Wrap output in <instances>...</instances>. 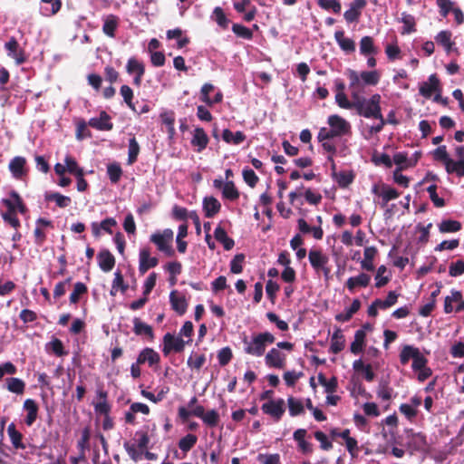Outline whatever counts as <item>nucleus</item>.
I'll return each mask as SVG.
<instances>
[{
    "label": "nucleus",
    "instance_id": "1",
    "mask_svg": "<svg viewBox=\"0 0 464 464\" xmlns=\"http://www.w3.org/2000/svg\"><path fill=\"white\" fill-rule=\"evenodd\" d=\"M364 92H352L351 97L354 100V109L360 116L366 119H372V124L362 123V134L369 140L373 135L381 132L386 124L382 114L381 95L373 94L369 99L363 98Z\"/></svg>",
    "mask_w": 464,
    "mask_h": 464
},
{
    "label": "nucleus",
    "instance_id": "2",
    "mask_svg": "<svg viewBox=\"0 0 464 464\" xmlns=\"http://www.w3.org/2000/svg\"><path fill=\"white\" fill-rule=\"evenodd\" d=\"M327 124L329 128L323 127L319 130L317 136L319 141L346 136L352 132L351 123L337 114L330 115L327 118Z\"/></svg>",
    "mask_w": 464,
    "mask_h": 464
},
{
    "label": "nucleus",
    "instance_id": "3",
    "mask_svg": "<svg viewBox=\"0 0 464 464\" xmlns=\"http://www.w3.org/2000/svg\"><path fill=\"white\" fill-rule=\"evenodd\" d=\"M346 75L349 79L350 92H365V86H375L381 79L378 71H362L361 72L354 70H347Z\"/></svg>",
    "mask_w": 464,
    "mask_h": 464
},
{
    "label": "nucleus",
    "instance_id": "4",
    "mask_svg": "<svg viewBox=\"0 0 464 464\" xmlns=\"http://www.w3.org/2000/svg\"><path fill=\"white\" fill-rule=\"evenodd\" d=\"M276 337L269 332H262L254 334L250 339H243L244 351L246 353L261 357L265 354L266 346L275 343Z\"/></svg>",
    "mask_w": 464,
    "mask_h": 464
},
{
    "label": "nucleus",
    "instance_id": "5",
    "mask_svg": "<svg viewBox=\"0 0 464 464\" xmlns=\"http://www.w3.org/2000/svg\"><path fill=\"white\" fill-rule=\"evenodd\" d=\"M294 344L289 342H278L276 347L271 348L265 355V363L268 368L284 369L286 364V353L283 350L291 352Z\"/></svg>",
    "mask_w": 464,
    "mask_h": 464
},
{
    "label": "nucleus",
    "instance_id": "6",
    "mask_svg": "<svg viewBox=\"0 0 464 464\" xmlns=\"http://www.w3.org/2000/svg\"><path fill=\"white\" fill-rule=\"evenodd\" d=\"M174 237V232L170 228H165L153 233L150 240L153 243L160 252L164 253L168 256L174 255V249L172 247V242Z\"/></svg>",
    "mask_w": 464,
    "mask_h": 464
},
{
    "label": "nucleus",
    "instance_id": "7",
    "mask_svg": "<svg viewBox=\"0 0 464 464\" xmlns=\"http://www.w3.org/2000/svg\"><path fill=\"white\" fill-rule=\"evenodd\" d=\"M308 259L311 266L316 274L323 273L325 278L329 277L331 273V269L327 266L329 263V256L324 253L322 249H310L308 253Z\"/></svg>",
    "mask_w": 464,
    "mask_h": 464
},
{
    "label": "nucleus",
    "instance_id": "8",
    "mask_svg": "<svg viewBox=\"0 0 464 464\" xmlns=\"http://www.w3.org/2000/svg\"><path fill=\"white\" fill-rule=\"evenodd\" d=\"M445 314L464 313V300L461 292L452 289L444 299Z\"/></svg>",
    "mask_w": 464,
    "mask_h": 464
},
{
    "label": "nucleus",
    "instance_id": "9",
    "mask_svg": "<svg viewBox=\"0 0 464 464\" xmlns=\"http://www.w3.org/2000/svg\"><path fill=\"white\" fill-rule=\"evenodd\" d=\"M264 413L270 415L275 420H279L285 411V404L283 399L270 400L262 405Z\"/></svg>",
    "mask_w": 464,
    "mask_h": 464
},
{
    "label": "nucleus",
    "instance_id": "10",
    "mask_svg": "<svg viewBox=\"0 0 464 464\" xmlns=\"http://www.w3.org/2000/svg\"><path fill=\"white\" fill-rule=\"evenodd\" d=\"M159 259L156 256H152L150 250L148 247H142L139 252V272L140 275H144L149 269L157 266Z\"/></svg>",
    "mask_w": 464,
    "mask_h": 464
},
{
    "label": "nucleus",
    "instance_id": "11",
    "mask_svg": "<svg viewBox=\"0 0 464 464\" xmlns=\"http://www.w3.org/2000/svg\"><path fill=\"white\" fill-rule=\"evenodd\" d=\"M164 347L163 353L164 354H169L170 352L179 353L184 350L187 343L180 336H175L171 334H166L163 338Z\"/></svg>",
    "mask_w": 464,
    "mask_h": 464
},
{
    "label": "nucleus",
    "instance_id": "12",
    "mask_svg": "<svg viewBox=\"0 0 464 464\" xmlns=\"http://www.w3.org/2000/svg\"><path fill=\"white\" fill-rule=\"evenodd\" d=\"M5 48L7 55L15 61L16 64H22L26 61L24 51L20 47L18 42L14 38H11L5 43Z\"/></svg>",
    "mask_w": 464,
    "mask_h": 464
},
{
    "label": "nucleus",
    "instance_id": "13",
    "mask_svg": "<svg viewBox=\"0 0 464 464\" xmlns=\"http://www.w3.org/2000/svg\"><path fill=\"white\" fill-rule=\"evenodd\" d=\"M126 70L129 74L134 75L133 83L140 86L145 72L144 64L135 57H131L127 62Z\"/></svg>",
    "mask_w": 464,
    "mask_h": 464
},
{
    "label": "nucleus",
    "instance_id": "14",
    "mask_svg": "<svg viewBox=\"0 0 464 464\" xmlns=\"http://www.w3.org/2000/svg\"><path fill=\"white\" fill-rule=\"evenodd\" d=\"M2 203L7 208V211L19 212L21 214L26 212V208L21 197L14 190L9 193L8 198L2 199Z\"/></svg>",
    "mask_w": 464,
    "mask_h": 464
},
{
    "label": "nucleus",
    "instance_id": "15",
    "mask_svg": "<svg viewBox=\"0 0 464 464\" xmlns=\"http://www.w3.org/2000/svg\"><path fill=\"white\" fill-rule=\"evenodd\" d=\"M408 447L414 451H423L428 448L426 436L423 433L409 431Z\"/></svg>",
    "mask_w": 464,
    "mask_h": 464
},
{
    "label": "nucleus",
    "instance_id": "16",
    "mask_svg": "<svg viewBox=\"0 0 464 464\" xmlns=\"http://www.w3.org/2000/svg\"><path fill=\"white\" fill-rule=\"evenodd\" d=\"M137 361L138 363H148L149 366L152 367L160 362V356L156 351L147 347L140 351L137 357Z\"/></svg>",
    "mask_w": 464,
    "mask_h": 464
},
{
    "label": "nucleus",
    "instance_id": "17",
    "mask_svg": "<svg viewBox=\"0 0 464 464\" xmlns=\"http://www.w3.org/2000/svg\"><path fill=\"white\" fill-rule=\"evenodd\" d=\"M202 208L205 212V216L210 218L220 211L221 204L215 197L208 196L203 198Z\"/></svg>",
    "mask_w": 464,
    "mask_h": 464
},
{
    "label": "nucleus",
    "instance_id": "18",
    "mask_svg": "<svg viewBox=\"0 0 464 464\" xmlns=\"http://www.w3.org/2000/svg\"><path fill=\"white\" fill-rule=\"evenodd\" d=\"M88 124L98 130H111L113 127L110 116L102 111L99 117L91 118Z\"/></svg>",
    "mask_w": 464,
    "mask_h": 464
},
{
    "label": "nucleus",
    "instance_id": "19",
    "mask_svg": "<svg viewBox=\"0 0 464 464\" xmlns=\"http://www.w3.org/2000/svg\"><path fill=\"white\" fill-rule=\"evenodd\" d=\"M334 39L344 53H352L355 51V42L352 38L346 37L343 31H336Z\"/></svg>",
    "mask_w": 464,
    "mask_h": 464
},
{
    "label": "nucleus",
    "instance_id": "20",
    "mask_svg": "<svg viewBox=\"0 0 464 464\" xmlns=\"http://www.w3.org/2000/svg\"><path fill=\"white\" fill-rule=\"evenodd\" d=\"M25 163L26 160L24 157L17 156L11 160L8 167L14 178L20 179L24 176Z\"/></svg>",
    "mask_w": 464,
    "mask_h": 464
},
{
    "label": "nucleus",
    "instance_id": "21",
    "mask_svg": "<svg viewBox=\"0 0 464 464\" xmlns=\"http://www.w3.org/2000/svg\"><path fill=\"white\" fill-rule=\"evenodd\" d=\"M169 302L172 309L179 314H185L188 304L183 295L179 294L177 291H172L169 295Z\"/></svg>",
    "mask_w": 464,
    "mask_h": 464
},
{
    "label": "nucleus",
    "instance_id": "22",
    "mask_svg": "<svg viewBox=\"0 0 464 464\" xmlns=\"http://www.w3.org/2000/svg\"><path fill=\"white\" fill-rule=\"evenodd\" d=\"M371 282V276L361 273L356 276L349 277L346 281V287L350 292H353L356 287H366Z\"/></svg>",
    "mask_w": 464,
    "mask_h": 464
},
{
    "label": "nucleus",
    "instance_id": "23",
    "mask_svg": "<svg viewBox=\"0 0 464 464\" xmlns=\"http://www.w3.org/2000/svg\"><path fill=\"white\" fill-rule=\"evenodd\" d=\"M24 410L26 411L24 422L27 426H32L37 419L38 405L32 399H26L24 402Z\"/></svg>",
    "mask_w": 464,
    "mask_h": 464
},
{
    "label": "nucleus",
    "instance_id": "24",
    "mask_svg": "<svg viewBox=\"0 0 464 464\" xmlns=\"http://www.w3.org/2000/svg\"><path fill=\"white\" fill-rule=\"evenodd\" d=\"M208 143V137L202 128H196L193 131L191 144L197 147V151L200 152L206 149Z\"/></svg>",
    "mask_w": 464,
    "mask_h": 464
},
{
    "label": "nucleus",
    "instance_id": "25",
    "mask_svg": "<svg viewBox=\"0 0 464 464\" xmlns=\"http://www.w3.org/2000/svg\"><path fill=\"white\" fill-rule=\"evenodd\" d=\"M98 265L103 272L111 271L115 265L114 256L108 250H102L98 256Z\"/></svg>",
    "mask_w": 464,
    "mask_h": 464
},
{
    "label": "nucleus",
    "instance_id": "26",
    "mask_svg": "<svg viewBox=\"0 0 464 464\" xmlns=\"http://www.w3.org/2000/svg\"><path fill=\"white\" fill-rule=\"evenodd\" d=\"M420 353V349L413 345H403L399 355L400 362L402 365H406L410 360L413 361Z\"/></svg>",
    "mask_w": 464,
    "mask_h": 464
},
{
    "label": "nucleus",
    "instance_id": "27",
    "mask_svg": "<svg viewBox=\"0 0 464 464\" xmlns=\"http://www.w3.org/2000/svg\"><path fill=\"white\" fill-rule=\"evenodd\" d=\"M377 254V248L375 246H367L363 251V259L361 261V267L366 271H373L374 264L373 260Z\"/></svg>",
    "mask_w": 464,
    "mask_h": 464
},
{
    "label": "nucleus",
    "instance_id": "28",
    "mask_svg": "<svg viewBox=\"0 0 464 464\" xmlns=\"http://www.w3.org/2000/svg\"><path fill=\"white\" fill-rule=\"evenodd\" d=\"M98 401L94 403L95 412L102 415L109 414L111 406L107 401V392L102 390L97 391Z\"/></svg>",
    "mask_w": 464,
    "mask_h": 464
},
{
    "label": "nucleus",
    "instance_id": "29",
    "mask_svg": "<svg viewBox=\"0 0 464 464\" xmlns=\"http://www.w3.org/2000/svg\"><path fill=\"white\" fill-rule=\"evenodd\" d=\"M133 332L140 336L149 337L150 340L154 338L153 330L150 325L142 322L140 318L133 319Z\"/></svg>",
    "mask_w": 464,
    "mask_h": 464
},
{
    "label": "nucleus",
    "instance_id": "30",
    "mask_svg": "<svg viewBox=\"0 0 464 464\" xmlns=\"http://www.w3.org/2000/svg\"><path fill=\"white\" fill-rule=\"evenodd\" d=\"M7 434L11 440L13 447L16 450L21 449L24 450L25 445L23 442V435L20 431H18L14 423H10L7 427Z\"/></svg>",
    "mask_w": 464,
    "mask_h": 464
},
{
    "label": "nucleus",
    "instance_id": "31",
    "mask_svg": "<svg viewBox=\"0 0 464 464\" xmlns=\"http://www.w3.org/2000/svg\"><path fill=\"white\" fill-rule=\"evenodd\" d=\"M118 25L119 18L114 14H108L103 17L102 32L110 37H114Z\"/></svg>",
    "mask_w": 464,
    "mask_h": 464
},
{
    "label": "nucleus",
    "instance_id": "32",
    "mask_svg": "<svg viewBox=\"0 0 464 464\" xmlns=\"http://www.w3.org/2000/svg\"><path fill=\"white\" fill-rule=\"evenodd\" d=\"M451 38V32L443 30L437 34L435 36V41L438 44L441 45L448 53H450L452 50V46L454 45Z\"/></svg>",
    "mask_w": 464,
    "mask_h": 464
},
{
    "label": "nucleus",
    "instance_id": "33",
    "mask_svg": "<svg viewBox=\"0 0 464 464\" xmlns=\"http://www.w3.org/2000/svg\"><path fill=\"white\" fill-rule=\"evenodd\" d=\"M360 53L363 56L375 55L378 48L371 36H363L360 41Z\"/></svg>",
    "mask_w": 464,
    "mask_h": 464
},
{
    "label": "nucleus",
    "instance_id": "34",
    "mask_svg": "<svg viewBox=\"0 0 464 464\" xmlns=\"http://www.w3.org/2000/svg\"><path fill=\"white\" fill-rule=\"evenodd\" d=\"M214 237L223 245L226 250H230L235 246L234 240L227 236L226 230L220 225L215 228Z\"/></svg>",
    "mask_w": 464,
    "mask_h": 464
},
{
    "label": "nucleus",
    "instance_id": "35",
    "mask_svg": "<svg viewBox=\"0 0 464 464\" xmlns=\"http://www.w3.org/2000/svg\"><path fill=\"white\" fill-rule=\"evenodd\" d=\"M344 336L341 329L337 328L331 337L330 351L333 353L337 354L344 348Z\"/></svg>",
    "mask_w": 464,
    "mask_h": 464
},
{
    "label": "nucleus",
    "instance_id": "36",
    "mask_svg": "<svg viewBox=\"0 0 464 464\" xmlns=\"http://www.w3.org/2000/svg\"><path fill=\"white\" fill-rule=\"evenodd\" d=\"M399 195L400 194L395 188H392L386 184H382L381 199L378 200V203L382 208H384L387 206L389 201L396 199Z\"/></svg>",
    "mask_w": 464,
    "mask_h": 464
},
{
    "label": "nucleus",
    "instance_id": "37",
    "mask_svg": "<svg viewBox=\"0 0 464 464\" xmlns=\"http://www.w3.org/2000/svg\"><path fill=\"white\" fill-rule=\"evenodd\" d=\"M439 84V79L436 77V75L431 74L429 77V82H424L420 87V93L424 97H430L431 94L438 90Z\"/></svg>",
    "mask_w": 464,
    "mask_h": 464
},
{
    "label": "nucleus",
    "instance_id": "38",
    "mask_svg": "<svg viewBox=\"0 0 464 464\" xmlns=\"http://www.w3.org/2000/svg\"><path fill=\"white\" fill-rule=\"evenodd\" d=\"M392 273L388 268L382 265L377 268L376 275H375V286L378 288H381L387 285L389 281L391 280Z\"/></svg>",
    "mask_w": 464,
    "mask_h": 464
},
{
    "label": "nucleus",
    "instance_id": "39",
    "mask_svg": "<svg viewBox=\"0 0 464 464\" xmlns=\"http://www.w3.org/2000/svg\"><path fill=\"white\" fill-rule=\"evenodd\" d=\"M222 139L228 144L239 145L246 140V135L242 131L232 132L225 129L222 133Z\"/></svg>",
    "mask_w": 464,
    "mask_h": 464
},
{
    "label": "nucleus",
    "instance_id": "40",
    "mask_svg": "<svg viewBox=\"0 0 464 464\" xmlns=\"http://www.w3.org/2000/svg\"><path fill=\"white\" fill-rule=\"evenodd\" d=\"M361 303L354 299L349 307H346L343 313L335 315V319L339 322H347L360 309Z\"/></svg>",
    "mask_w": 464,
    "mask_h": 464
},
{
    "label": "nucleus",
    "instance_id": "41",
    "mask_svg": "<svg viewBox=\"0 0 464 464\" xmlns=\"http://www.w3.org/2000/svg\"><path fill=\"white\" fill-rule=\"evenodd\" d=\"M365 331L362 329L357 330L354 334V340L351 344L350 350L353 354L362 353L364 346Z\"/></svg>",
    "mask_w": 464,
    "mask_h": 464
},
{
    "label": "nucleus",
    "instance_id": "42",
    "mask_svg": "<svg viewBox=\"0 0 464 464\" xmlns=\"http://www.w3.org/2000/svg\"><path fill=\"white\" fill-rule=\"evenodd\" d=\"M222 198L227 200L235 201L239 198V191L231 180H226L225 187L221 190Z\"/></svg>",
    "mask_w": 464,
    "mask_h": 464
},
{
    "label": "nucleus",
    "instance_id": "43",
    "mask_svg": "<svg viewBox=\"0 0 464 464\" xmlns=\"http://www.w3.org/2000/svg\"><path fill=\"white\" fill-rule=\"evenodd\" d=\"M45 200L55 202L59 208H66L72 203L71 198L57 192H47L45 194Z\"/></svg>",
    "mask_w": 464,
    "mask_h": 464
},
{
    "label": "nucleus",
    "instance_id": "44",
    "mask_svg": "<svg viewBox=\"0 0 464 464\" xmlns=\"http://www.w3.org/2000/svg\"><path fill=\"white\" fill-rule=\"evenodd\" d=\"M445 169L448 173H456L459 177L464 176V159L453 160L450 159L446 164Z\"/></svg>",
    "mask_w": 464,
    "mask_h": 464
},
{
    "label": "nucleus",
    "instance_id": "45",
    "mask_svg": "<svg viewBox=\"0 0 464 464\" xmlns=\"http://www.w3.org/2000/svg\"><path fill=\"white\" fill-rule=\"evenodd\" d=\"M6 389L16 394H22L25 388V383L23 380L15 377L7 378L5 380Z\"/></svg>",
    "mask_w": 464,
    "mask_h": 464
},
{
    "label": "nucleus",
    "instance_id": "46",
    "mask_svg": "<svg viewBox=\"0 0 464 464\" xmlns=\"http://www.w3.org/2000/svg\"><path fill=\"white\" fill-rule=\"evenodd\" d=\"M128 289V285L124 283L123 276L120 271L114 273V278L111 285V295H116L118 291L125 293Z\"/></svg>",
    "mask_w": 464,
    "mask_h": 464
},
{
    "label": "nucleus",
    "instance_id": "47",
    "mask_svg": "<svg viewBox=\"0 0 464 464\" xmlns=\"http://www.w3.org/2000/svg\"><path fill=\"white\" fill-rule=\"evenodd\" d=\"M287 405L289 410V414L292 417L300 415L304 412V403L302 400L295 398L293 396L288 397Z\"/></svg>",
    "mask_w": 464,
    "mask_h": 464
},
{
    "label": "nucleus",
    "instance_id": "48",
    "mask_svg": "<svg viewBox=\"0 0 464 464\" xmlns=\"http://www.w3.org/2000/svg\"><path fill=\"white\" fill-rule=\"evenodd\" d=\"M64 163L66 165V171L77 176H83L84 172L83 169L79 167L77 161L70 155H66L64 158Z\"/></svg>",
    "mask_w": 464,
    "mask_h": 464
},
{
    "label": "nucleus",
    "instance_id": "49",
    "mask_svg": "<svg viewBox=\"0 0 464 464\" xmlns=\"http://www.w3.org/2000/svg\"><path fill=\"white\" fill-rule=\"evenodd\" d=\"M318 382L322 386H324L326 393L335 392L337 388V379L335 377L327 379L323 373H319Z\"/></svg>",
    "mask_w": 464,
    "mask_h": 464
},
{
    "label": "nucleus",
    "instance_id": "50",
    "mask_svg": "<svg viewBox=\"0 0 464 464\" xmlns=\"http://www.w3.org/2000/svg\"><path fill=\"white\" fill-rule=\"evenodd\" d=\"M198 437L194 434H187L181 438L179 441V448L184 453L189 451L197 443Z\"/></svg>",
    "mask_w": 464,
    "mask_h": 464
},
{
    "label": "nucleus",
    "instance_id": "51",
    "mask_svg": "<svg viewBox=\"0 0 464 464\" xmlns=\"http://www.w3.org/2000/svg\"><path fill=\"white\" fill-rule=\"evenodd\" d=\"M44 5L42 6V13L44 15H52L57 13L61 7L60 0H42Z\"/></svg>",
    "mask_w": 464,
    "mask_h": 464
},
{
    "label": "nucleus",
    "instance_id": "52",
    "mask_svg": "<svg viewBox=\"0 0 464 464\" xmlns=\"http://www.w3.org/2000/svg\"><path fill=\"white\" fill-rule=\"evenodd\" d=\"M162 124H164L170 137L175 134V117L172 111H163L160 115Z\"/></svg>",
    "mask_w": 464,
    "mask_h": 464
},
{
    "label": "nucleus",
    "instance_id": "53",
    "mask_svg": "<svg viewBox=\"0 0 464 464\" xmlns=\"http://www.w3.org/2000/svg\"><path fill=\"white\" fill-rule=\"evenodd\" d=\"M439 229L441 233L458 232L461 229V224L456 220L446 219L440 222Z\"/></svg>",
    "mask_w": 464,
    "mask_h": 464
},
{
    "label": "nucleus",
    "instance_id": "54",
    "mask_svg": "<svg viewBox=\"0 0 464 464\" xmlns=\"http://www.w3.org/2000/svg\"><path fill=\"white\" fill-rule=\"evenodd\" d=\"M203 423L207 425L208 427L214 428L218 426L220 420V416L218 411L216 410H209L206 411L203 418L201 419Z\"/></svg>",
    "mask_w": 464,
    "mask_h": 464
},
{
    "label": "nucleus",
    "instance_id": "55",
    "mask_svg": "<svg viewBox=\"0 0 464 464\" xmlns=\"http://www.w3.org/2000/svg\"><path fill=\"white\" fill-rule=\"evenodd\" d=\"M87 293V286L82 283L77 282L74 285L73 291L70 295V303L76 304L79 302L82 295Z\"/></svg>",
    "mask_w": 464,
    "mask_h": 464
},
{
    "label": "nucleus",
    "instance_id": "56",
    "mask_svg": "<svg viewBox=\"0 0 464 464\" xmlns=\"http://www.w3.org/2000/svg\"><path fill=\"white\" fill-rule=\"evenodd\" d=\"M211 18L215 20L217 24L222 28H227L228 25L229 21L222 8L219 6L214 8Z\"/></svg>",
    "mask_w": 464,
    "mask_h": 464
},
{
    "label": "nucleus",
    "instance_id": "57",
    "mask_svg": "<svg viewBox=\"0 0 464 464\" xmlns=\"http://www.w3.org/2000/svg\"><path fill=\"white\" fill-rule=\"evenodd\" d=\"M401 23L403 24L402 34H411L415 32V19L411 14L403 13L401 14Z\"/></svg>",
    "mask_w": 464,
    "mask_h": 464
},
{
    "label": "nucleus",
    "instance_id": "58",
    "mask_svg": "<svg viewBox=\"0 0 464 464\" xmlns=\"http://www.w3.org/2000/svg\"><path fill=\"white\" fill-rule=\"evenodd\" d=\"M107 173H108L110 180L112 183H117L122 175V170L119 164L111 163V164H109L107 167Z\"/></svg>",
    "mask_w": 464,
    "mask_h": 464
},
{
    "label": "nucleus",
    "instance_id": "59",
    "mask_svg": "<svg viewBox=\"0 0 464 464\" xmlns=\"http://www.w3.org/2000/svg\"><path fill=\"white\" fill-rule=\"evenodd\" d=\"M392 163L397 165L396 169H404L411 166H412V163L408 160L407 155L402 152H398L394 154L392 159Z\"/></svg>",
    "mask_w": 464,
    "mask_h": 464
},
{
    "label": "nucleus",
    "instance_id": "60",
    "mask_svg": "<svg viewBox=\"0 0 464 464\" xmlns=\"http://www.w3.org/2000/svg\"><path fill=\"white\" fill-rule=\"evenodd\" d=\"M397 299H398V295L395 292L391 291L384 300L376 299V304L379 305L381 310H385V309L392 306L393 304H395L397 302Z\"/></svg>",
    "mask_w": 464,
    "mask_h": 464
},
{
    "label": "nucleus",
    "instance_id": "61",
    "mask_svg": "<svg viewBox=\"0 0 464 464\" xmlns=\"http://www.w3.org/2000/svg\"><path fill=\"white\" fill-rule=\"evenodd\" d=\"M335 102L342 109H354V100L349 101L344 92H336Z\"/></svg>",
    "mask_w": 464,
    "mask_h": 464
},
{
    "label": "nucleus",
    "instance_id": "62",
    "mask_svg": "<svg viewBox=\"0 0 464 464\" xmlns=\"http://www.w3.org/2000/svg\"><path fill=\"white\" fill-rule=\"evenodd\" d=\"M140 152V146L135 140V138H132L129 140V151H128V161L129 164H132L136 161L137 157Z\"/></svg>",
    "mask_w": 464,
    "mask_h": 464
},
{
    "label": "nucleus",
    "instance_id": "63",
    "mask_svg": "<svg viewBox=\"0 0 464 464\" xmlns=\"http://www.w3.org/2000/svg\"><path fill=\"white\" fill-rule=\"evenodd\" d=\"M206 362V356L204 354H191L188 359V365L196 370H199Z\"/></svg>",
    "mask_w": 464,
    "mask_h": 464
},
{
    "label": "nucleus",
    "instance_id": "64",
    "mask_svg": "<svg viewBox=\"0 0 464 464\" xmlns=\"http://www.w3.org/2000/svg\"><path fill=\"white\" fill-rule=\"evenodd\" d=\"M319 6L325 10H333L335 14L341 12V4L338 0H317Z\"/></svg>",
    "mask_w": 464,
    "mask_h": 464
}]
</instances>
